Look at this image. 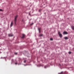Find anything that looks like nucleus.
I'll list each match as a JSON object with an SVG mask.
<instances>
[{
  "label": "nucleus",
  "mask_w": 74,
  "mask_h": 74,
  "mask_svg": "<svg viewBox=\"0 0 74 74\" xmlns=\"http://www.w3.org/2000/svg\"><path fill=\"white\" fill-rule=\"evenodd\" d=\"M18 16L17 15L16 16H15L14 19V23L15 24V25H16V20H17V18H18Z\"/></svg>",
  "instance_id": "1"
},
{
  "label": "nucleus",
  "mask_w": 74,
  "mask_h": 74,
  "mask_svg": "<svg viewBox=\"0 0 74 74\" xmlns=\"http://www.w3.org/2000/svg\"><path fill=\"white\" fill-rule=\"evenodd\" d=\"M58 34H59V36L61 38H62V37H63V36L62 35V34H60V32H58Z\"/></svg>",
  "instance_id": "2"
},
{
  "label": "nucleus",
  "mask_w": 74,
  "mask_h": 74,
  "mask_svg": "<svg viewBox=\"0 0 74 74\" xmlns=\"http://www.w3.org/2000/svg\"><path fill=\"white\" fill-rule=\"evenodd\" d=\"M64 34H68V33L66 32H63Z\"/></svg>",
  "instance_id": "3"
},
{
  "label": "nucleus",
  "mask_w": 74,
  "mask_h": 74,
  "mask_svg": "<svg viewBox=\"0 0 74 74\" xmlns=\"http://www.w3.org/2000/svg\"><path fill=\"white\" fill-rule=\"evenodd\" d=\"M23 36L22 37V38H25V34H23Z\"/></svg>",
  "instance_id": "4"
},
{
  "label": "nucleus",
  "mask_w": 74,
  "mask_h": 74,
  "mask_svg": "<svg viewBox=\"0 0 74 74\" xmlns=\"http://www.w3.org/2000/svg\"><path fill=\"white\" fill-rule=\"evenodd\" d=\"M13 25V22L12 21L11 23V24H10V27H12V26Z\"/></svg>",
  "instance_id": "5"
},
{
  "label": "nucleus",
  "mask_w": 74,
  "mask_h": 74,
  "mask_svg": "<svg viewBox=\"0 0 74 74\" xmlns=\"http://www.w3.org/2000/svg\"><path fill=\"white\" fill-rule=\"evenodd\" d=\"M64 38L65 39V40H68L69 38L67 37H65Z\"/></svg>",
  "instance_id": "6"
},
{
  "label": "nucleus",
  "mask_w": 74,
  "mask_h": 74,
  "mask_svg": "<svg viewBox=\"0 0 74 74\" xmlns=\"http://www.w3.org/2000/svg\"><path fill=\"white\" fill-rule=\"evenodd\" d=\"M8 36L9 37H12L13 36V35H11V34H9Z\"/></svg>",
  "instance_id": "7"
},
{
  "label": "nucleus",
  "mask_w": 74,
  "mask_h": 74,
  "mask_svg": "<svg viewBox=\"0 0 74 74\" xmlns=\"http://www.w3.org/2000/svg\"><path fill=\"white\" fill-rule=\"evenodd\" d=\"M72 28L73 30H74V26H72Z\"/></svg>",
  "instance_id": "8"
},
{
  "label": "nucleus",
  "mask_w": 74,
  "mask_h": 74,
  "mask_svg": "<svg viewBox=\"0 0 74 74\" xmlns=\"http://www.w3.org/2000/svg\"><path fill=\"white\" fill-rule=\"evenodd\" d=\"M38 30L39 31V32L40 33H41V31H40V28L39 29H38Z\"/></svg>",
  "instance_id": "9"
},
{
  "label": "nucleus",
  "mask_w": 74,
  "mask_h": 74,
  "mask_svg": "<svg viewBox=\"0 0 74 74\" xmlns=\"http://www.w3.org/2000/svg\"><path fill=\"white\" fill-rule=\"evenodd\" d=\"M33 24H34V23H32V24H31L30 25H33Z\"/></svg>",
  "instance_id": "10"
},
{
  "label": "nucleus",
  "mask_w": 74,
  "mask_h": 74,
  "mask_svg": "<svg viewBox=\"0 0 74 74\" xmlns=\"http://www.w3.org/2000/svg\"><path fill=\"white\" fill-rule=\"evenodd\" d=\"M0 11H3V9H0Z\"/></svg>",
  "instance_id": "11"
},
{
  "label": "nucleus",
  "mask_w": 74,
  "mask_h": 74,
  "mask_svg": "<svg viewBox=\"0 0 74 74\" xmlns=\"http://www.w3.org/2000/svg\"><path fill=\"white\" fill-rule=\"evenodd\" d=\"M69 54H71V52L70 51H69Z\"/></svg>",
  "instance_id": "12"
},
{
  "label": "nucleus",
  "mask_w": 74,
  "mask_h": 74,
  "mask_svg": "<svg viewBox=\"0 0 74 74\" xmlns=\"http://www.w3.org/2000/svg\"><path fill=\"white\" fill-rule=\"evenodd\" d=\"M50 40H53V39L52 38H51Z\"/></svg>",
  "instance_id": "13"
},
{
  "label": "nucleus",
  "mask_w": 74,
  "mask_h": 74,
  "mask_svg": "<svg viewBox=\"0 0 74 74\" xmlns=\"http://www.w3.org/2000/svg\"><path fill=\"white\" fill-rule=\"evenodd\" d=\"M40 36H42V34H40Z\"/></svg>",
  "instance_id": "14"
},
{
  "label": "nucleus",
  "mask_w": 74,
  "mask_h": 74,
  "mask_svg": "<svg viewBox=\"0 0 74 74\" xmlns=\"http://www.w3.org/2000/svg\"><path fill=\"white\" fill-rule=\"evenodd\" d=\"M26 61L25 60H24V63H26Z\"/></svg>",
  "instance_id": "15"
},
{
  "label": "nucleus",
  "mask_w": 74,
  "mask_h": 74,
  "mask_svg": "<svg viewBox=\"0 0 74 74\" xmlns=\"http://www.w3.org/2000/svg\"><path fill=\"white\" fill-rule=\"evenodd\" d=\"M40 11H41V9L39 10V12H40Z\"/></svg>",
  "instance_id": "16"
},
{
  "label": "nucleus",
  "mask_w": 74,
  "mask_h": 74,
  "mask_svg": "<svg viewBox=\"0 0 74 74\" xmlns=\"http://www.w3.org/2000/svg\"><path fill=\"white\" fill-rule=\"evenodd\" d=\"M15 55H17V53H15Z\"/></svg>",
  "instance_id": "17"
},
{
  "label": "nucleus",
  "mask_w": 74,
  "mask_h": 74,
  "mask_svg": "<svg viewBox=\"0 0 74 74\" xmlns=\"http://www.w3.org/2000/svg\"><path fill=\"white\" fill-rule=\"evenodd\" d=\"M15 64H17V62L15 63Z\"/></svg>",
  "instance_id": "18"
},
{
  "label": "nucleus",
  "mask_w": 74,
  "mask_h": 74,
  "mask_svg": "<svg viewBox=\"0 0 74 74\" xmlns=\"http://www.w3.org/2000/svg\"><path fill=\"white\" fill-rule=\"evenodd\" d=\"M45 68H46V66H45Z\"/></svg>",
  "instance_id": "19"
},
{
  "label": "nucleus",
  "mask_w": 74,
  "mask_h": 74,
  "mask_svg": "<svg viewBox=\"0 0 74 74\" xmlns=\"http://www.w3.org/2000/svg\"><path fill=\"white\" fill-rule=\"evenodd\" d=\"M23 20H22V22H23Z\"/></svg>",
  "instance_id": "20"
},
{
  "label": "nucleus",
  "mask_w": 74,
  "mask_h": 74,
  "mask_svg": "<svg viewBox=\"0 0 74 74\" xmlns=\"http://www.w3.org/2000/svg\"><path fill=\"white\" fill-rule=\"evenodd\" d=\"M40 66V65H37V66Z\"/></svg>",
  "instance_id": "21"
}]
</instances>
